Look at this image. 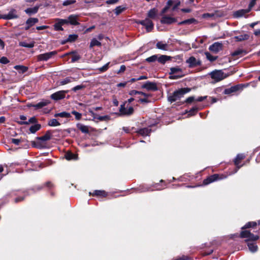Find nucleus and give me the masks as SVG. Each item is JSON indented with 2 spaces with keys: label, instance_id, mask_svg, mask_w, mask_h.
Listing matches in <instances>:
<instances>
[{
  "label": "nucleus",
  "instance_id": "obj_4",
  "mask_svg": "<svg viewBox=\"0 0 260 260\" xmlns=\"http://www.w3.org/2000/svg\"><path fill=\"white\" fill-rule=\"evenodd\" d=\"M56 51H53L41 54L37 56V60L39 61H46L57 54Z\"/></svg>",
  "mask_w": 260,
  "mask_h": 260
},
{
  "label": "nucleus",
  "instance_id": "obj_23",
  "mask_svg": "<svg viewBox=\"0 0 260 260\" xmlns=\"http://www.w3.org/2000/svg\"><path fill=\"white\" fill-rule=\"evenodd\" d=\"M19 44L20 46L31 48H33L35 46V42L31 41V42H30L29 43H28L26 42H19Z\"/></svg>",
  "mask_w": 260,
  "mask_h": 260
},
{
  "label": "nucleus",
  "instance_id": "obj_46",
  "mask_svg": "<svg viewBox=\"0 0 260 260\" xmlns=\"http://www.w3.org/2000/svg\"><path fill=\"white\" fill-rule=\"evenodd\" d=\"M65 157L67 160L76 159V155L71 152H67L65 155Z\"/></svg>",
  "mask_w": 260,
  "mask_h": 260
},
{
  "label": "nucleus",
  "instance_id": "obj_49",
  "mask_svg": "<svg viewBox=\"0 0 260 260\" xmlns=\"http://www.w3.org/2000/svg\"><path fill=\"white\" fill-rule=\"evenodd\" d=\"M256 225V223L255 222H249L247 223L245 226L242 227V229L249 228L250 227L254 226Z\"/></svg>",
  "mask_w": 260,
  "mask_h": 260
},
{
  "label": "nucleus",
  "instance_id": "obj_32",
  "mask_svg": "<svg viewBox=\"0 0 260 260\" xmlns=\"http://www.w3.org/2000/svg\"><path fill=\"white\" fill-rule=\"evenodd\" d=\"M151 130L148 128H143L138 131V133L142 136H147L150 133Z\"/></svg>",
  "mask_w": 260,
  "mask_h": 260
},
{
  "label": "nucleus",
  "instance_id": "obj_39",
  "mask_svg": "<svg viewBox=\"0 0 260 260\" xmlns=\"http://www.w3.org/2000/svg\"><path fill=\"white\" fill-rule=\"evenodd\" d=\"M101 45V43L97 40L95 38L93 39L90 44V47L92 48L94 46H100Z\"/></svg>",
  "mask_w": 260,
  "mask_h": 260
},
{
  "label": "nucleus",
  "instance_id": "obj_15",
  "mask_svg": "<svg viewBox=\"0 0 260 260\" xmlns=\"http://www.w3.org/2000/svg\"><path fill=\"white\" fill-rule=\"evenodd\" d=\"M244 158L245 155L243 154H239L237 155L236 158L235 159L234 163L237 166V169L235 171V173L237 172L238 170L241 167V166H239V164L241 160L243 159Z\"/></svg>",
  "mask_w": 260,
  "mask_h": 260
},
{
  "label": "nucleus",
  "instance_id": "obj_28",
  "mask_svg": "<svg viewBox=\"0 0 260 260\" xmlns=\"http://www.w3.org/2000/svg\"><path fill=\"white\" fill-rule=\"evenodd\" d=\"M198 21L194 18H190L185 20L179 23V25L186 24H191V23H197Z\"/></svg>",
  "mask_w": 260,
  "mask_h": 260
},
{
  "label": "nucleus",
  "instance_id": "obj_22",
  "mask_svg": "<svg viewBox=\"0 0 260 260\" xmlns=\"http://www.w3.org/2000/svg\"><path fill=\"white\" fill-rule=\"evenodd\" d=\"M77 127L83 133L87 134L89 133V128L88 126L79 123L77 124Z\"/></svg>",
  "mask_w": 260,
  "mask_h": 260
},
{
  "label": "nucleus",
  "instance_id": "obj_44",
  "mask_svg": "<svg viewBox=\"0 0 260 260\" xmlns=\"http://www.w3.org/2000/svg\"><path fill=\"white\" fill-rule=\"evenodd\" d=\"M245 52L242 49H238L235 50L232 53V55L233 56H237L239 55H242L243 54L245 53Z\"/></svg>",
  "mask_w": 260,
  "mask_h": 260
},
{
  "label": "nucleus",
  "instance_id": "obj_9",
  "mask_svg": "<svg viewBox=\"0 0 260 260\" xmlns=\"http://www.w3.org/2000/svg\"><path fill=\"white\" fill-rule=\"evenodd\" d=\"M223 45L221 43L215 42L210 46L209 49L211 52L217 53L222 50Z\"/></svg>",
  "mask_w": 260,
  "mask_h": 260
},
{
  "label": "nucleus",
  "instance_id": "obj_61",
  "mask_svg": "<svg viewBox=\"0 0 260 260\" xmlns=\"http://www.w3.org/2000/svg\"><path fill=\"white\" fill-rule=\"evenodd\" d=\"M194 100H195V99L193 96H189L186 99V100H185V102L187 103H191Z\"/></svg>",
  "mask_w": 260,
  "mask_h": 260
},
{
  "label": "nucleus",
  "instance_id": "obj_53",
  "mask_svg": "<svg viewBox=\"0 0 260 260\" xmlns=\"http://www.w3.org/2000/svg\"><path fill=\"white\" fill-rule=\"evenodd\" d=\"M54 27L56 30H63L62 25L57 21L54 24Z\"/></svg>",
  "mask_w": 260,
  "mask_h": 260
},
{
  "label": "nucleus",
  "instance_id": "obj_3",
  "mask_svg": "<svg viewBox=\"0 0 260 260\" xmlns=\"http://www.w3.org/2000/svg\"><path fill=\"white\" fill-rule=\"evenodd\" d=\"M210 76L211 78L214 79L216 82L220 81L228 76L227 74L221 70L213 71L210 74Z\"/></svg>",
  "mask_w": 260,
  "mask_h": 260
},
{
  "label": "nucleus",
  "instance_id": "obj_1",
  "mask_svg": "<svg viewBox=\"0 0 260 260\" xmlns=\"http://www.w3.org/2000/svg\"><path fill=\"white\" fill-rule=\"evenodd\" d=\"M190 90V89L188 88H182L176 90L168 96V101L171 103L175 102L183 97L185 93L188 92Z\"/></svg>",
  "mask_w": 260,
  "mask_h": 260
},
{
  "label": "nucleus",
  "instance_id": "obj_64",
  "mask_svg": "<svg viewBox=\"0 0 260 260\" xmlns=\"http://www.w3.org/2000/svg\"><path fill=\"white\" fill-rule=\"evenodd\" d=\"M254 34L255 36H257V37L260 36V29L254 30Z\"/></svg>",
  "mask_w": 260,
  "mask_h": 260
},
{
  "label": "nucleus",
  "instance_id": "obj_5",
  "mask_svg": "<svg viewBox=\"0 0 260 260\" xmlns=\"http://www.w3.org/2000/svg\"><path fill=\"white\" fill-rule=\"evenodd\" d=\"M240 237L242 238H246L247 241H252L257 240L259 238L258 236L254 235L248 230L242 231L240 233Z\"/></svg>",
  "mask_w": 260,
  "mask_h": 260
},
{
  "label": "nucleus",
  "instance_id": "obj_40",
  "mask_svg": "<svg viewBox=\"0 0 260 260\" xmlns=\"http://www.w3.org/2000/svg\"><path fill=\"white\" fill-rule=\"evenodd\" d=\"M205 55L207 59L211 62L216 60L217 58V56H213L209 52H206Z\"/></svg>",
  "mask_w": 260,
  "mask_h": 260
},
{
  "label": "nucleus",
  "instance_id": "obj_54",
  "mask_svg": "<svg viewBox=\"0 0 260 260\" xmlns=\"http://www.w3.org/2000/svg\"><path fill=\"white\" fill-rule=\"evenodd\" d=\"M56 21L59 23L62 26L69 23L68 19H56Z\"/></svg>",
  "mask_w": 260,
  "mask_h": 260
},
{
  "label": "nucleus",
  "instance_id": "obj_38",
  "mask_svg": "<svg viewBox=\"0 0 260 260\" xmlns=\"http://www.w3.org/2000/svg\"><path fill=\"white\" fill-rule=\"evenodd\" d=\"M40 124H35L30 127L29 131L31 133H35L37 131H39L40 129Z\"/></svg>",
  "mask_w": 260,
  "mask_h": 260
},
{
  "label": "nucleus",
  "instance_id": "obj_29",
  "mask_svg": "<svg viewBox=\"0 0 260 260\" xmlns=\"http://www.w3.org/2000/svg\"><path fill=\"white\" fill-rule=\"evenodd\" d=\"M93 196H100L105 197L107 196V192L104 190H96L92 193Z\"/></svg>",
  "mask_w": 260,
  "mask_h": 260
},
{
  "label": "nucleus",
  "instance_id": "obj_36",
  "mask_svg": "<svg viewBox=\"0 0 260 260\" xmlns=\"http://www.w3.org/2000/svg\"><path fill=\"white\" fill-rule=\"evenodd\" d=\"M157 14V10L153 8L151 9L148 13V17L150 18L153 19L154 18Z\"/></svg>",
  "mask_w": 260,
  "mask_h": 260
},
{
  "label": "nucleus",
  "instance_id": "obj_59",
  "mask_svg": "<svg viewBox=\"0 0 260 260\" xmlns=\"http://www.w3.org/2000/svg\"><path fill=\"white\" fill-rule=\"evenodd\" d=\"M214 16V14L212 13H205L202 15V17L204 18H207Z\"/></svg>",
  "mask_w": 260,
  "mask_h": 260
},
{
  "label": "nucleus",
  "instance_id": "obj_42",
  "mask_svg": "<svg viewBox=\"0 0 260 260\" xmlns=\"http://www.w3.org/2000/svg\"><path fill=\"white\" fill-rule=\"evenodd\" d=\"M60 124V123L55 119H51L49 122H48V125L49 126H58Z\"/></svg>",
  "mask_w": 260,
  "mask_h": 260
},
{
  "label": "nucleus",
  "instance_id": "obj_63",
  "mask_svg": "<svg viewBox=\"0 0 260 260\" xmlns=\"http://www.w3.org/2000/svg\"><path fill=\"white\" fill-rule=\"evenodd\" d=\"M118 0H107L106 3L108 4H114L117 3Z\"/></svg>",
  "mask_w": 260,
  "mask_h": 260
},
{
  "label": "nucleus",
  "instance_id": "obj_34",
  "mask_svg": "<svg viewBox=\"0 0 260 260\" xmlns=\"http://www.w3.org/2000/svg\"><path fill=\"white\" fill-rule=\"evenodd\" d=\"M248 247L249 250L252 252H254L256 251L257 250V245L255 243H248Z\"/></svg>",
  "mask_w": 260,
  "mask_h": 260
},
{
  "label": "nucleus",
  "instance_id": "obj_26",
  "mask_svg": "<svg viewBox=\"0 0 260 260\" xmlns=\"http://www.w3.org/2000/svg\"><path fill=\"white\" fill-rule=\"evenodd\" d=\"M39 20L36 18H30L27 20L26 22V24L28 25L30 27L33 26L35 24L37 23L38 22Z\"/></svg>",
  "mask_w": 260,
  "mask_h": 260
},
{
  "label": "nucleus",
  "instance_id": "obj_16",
  "mask_svg": "<svg viewBox=\"0 0 260 260\" xmlns=\"http://www.w3.org/2000/svg\"><path fill=\"white\" fill-rule=\"evenodd\" d=\"M18 15L16 14V11L14 9L10 11L7 15H5L4 17V19L10 20L18 18Z\"/></svg>",
  "mask_w": 260,
  "mask_h": 260
},
{
  "label": "nucleus",
  "instance_id": "obj_17",
  "mask_svg": "<svg viewBox=\"0 0 260 260\" xmlns=\"http://www.w3.org/2000/svg\"><path fill=\"white\" fill-rule=\"evenodd\" d=\"M69 23L74 25H77L79 24L78 22V17L77 15H71L68 17Z\"/></svg>",
  "mask_w": 260,
  "mask_h": 260
},
{
  "label": "nucleus",
  "instance_id": "obj_37",
  "mask_svg": "<svg viewBox=\"0 0 260 260\" xmlns=\"http://www.w3.org/2000/svg\"><path fill=\"white\" fill-rule=\"evenodd\" d=\"M125 9L126 8L125 7H123L122 6H120L117 7L115 9L114 11L116 15H118L120 13H121L122 12H123L125 10Z\"/></svg>",
  "mask_w": 260,
  "mask_h": 260
},
{
  "label": "nucleus",
  "instance_id": "obj_33",
  "mask_svg": "<svg viewBox=\"0 0 260 260\" xmlns=\"http://www.w3.org/2000/svg\"><path fill=\"white\" fill-rule=\"evenodd\" d=\"M89 112L91 113V114L93 116V118H96L98 119V120H100V121H104V120H107L109 119V116H94V113H93V112H92V111H89Z\"/></svg>",
  "mask_w": 260,
  "mask_h": 260
},
{
  "label": "nucleus",
  "instance_id": "obj_60",
  "mask_svg": "<svg viewBox=\"0 0 260 260\" xmlns=\"http://www.w3.org/2000/svg\"><path fill=\"white\" fill-rule=\"evenodd\" d=\"M12 143L13 144L18 145L19 144L20 142H21V140L18 139H12L11 140Z\"/></svg>",
  "mask_w": 260,
  "mask_h": 260
},
{
  "label": "nucleus",
  "instance_id": "obj_18",
  "mask_svg": "<svg viewBox=\"0 0 260 260\" xmlns=\"http://www.w3.org/2000/svg\"><path fill=\"white\" fill-rule=\"evenodd\" d=\"M249 12L250 11L248 9L239 10L234 12V16L236 18L242 17Z\"/></svg>",
  "mask_w": 260,
  "mask_h": 260
},
{
  "label": "nucleus",
  "instance_id": "obj_27",
  "mask_svg": "<svg viewBox=\"0 0 260 260\" xmlns=\"http://www.w3.org/2000/svg\"><path fill=\"white\" fill-rule=\"evenodd\" d=\"M170 57L167 55H161L159 57H157V60L159 62L164 64L170 59Z\"/></svg>",
  "mask_w": 260,
  "mask_h": 260
},
{
  "label": "nucleus",
  "instance_id": "obj_41",
  "mask_svg": "<svg viewBox=\"0 0 260 260\" xmlns=\"http://www.w3.org/2000/svg\"><path fill=\"white\" fill-rule=\"evenodd\" d=\"M73 54V55L72 56V62H74L75 61H77V60H78L79 59H80L81 57L79 55L76 54V53H75L74 52H70L69 53H68V54Z\"/></svg>",
  "mask_w": 260,
  "mask_h": 260
},
{
  "label": "nucleus",
  "instance_id": "obj_51",
  "mask_svg": "<svg viewBox=\"0 0 260 260\" xmlns=\"http://www.w3.org/2000/svg\"><path fill=\"white\" fill-rule=\"evenodd\" d=\"M174 1V3L172 5H173V8H172V10L175 11L178 8L179 6L180 5V2L178 0L177 1Z\"/></svg>",
  "mask_w": 260,
  "mask_h": 260
},
{
  "label": "nucleus",
  "instance_id": "obj_11",
  "mask_svg": "<svg viewBox=\"0 0 260 260\" xmlns=\"http://www.w3.org/2000/svg\"><path fill=\"white\" fill-rule=\"evenodd\" d=\"M220 179H221V178L219 177V175L215 174L209 176L206 179H205L203 181V184L204 185H208L212 182H213Z\"/></svg>",
  "mask_w": 260,
  "mask_h": 260
},
{
  "label": "nucleus",
  "instance_id": "obj_47",
  "mask_svg": "<svg viewBox=\"0 0 260 260\" xmlns=\"http://www.w3.org/2000/svg\"><path fill=\"white\" fill-rule=\"evenodd\" d=\"M157 60V55H153L150 57H149L146 59V61L149 62H152Z\"/></svg>",
  "mask_w": 260,
  "mask_h": 260
},
{
  "label": "nucleus",
  "instance_id": "obj_31",
  "mask_svg": "<svg viewBox=\"0 0 260 260\" xmlns=\"http://www.w3.org/2000/svg\"><path fill=\"white\" fill-rule=\"evenodd\" d=\"M174 3L173 0H169L167 2V6L163 8V9L161 11V14H164L166 13L168 10L170 8V7L172 6L173 4Z\"/></svg>",
  "mask_w": 260,
  "mask_h": 260
},
{
  "label": "nucleus",
  "instance_id": "obj_24",
  "mask_svg": "<svg viewBox=\"0 0 260 260\" xmlns=\"http://www.w3.org/2000/svg\"><path fill=\"white\" fill-rule=\"evenodd\" d=\"M14 68L15 69L17 70L19 73H24L26 72L28 70L27 67L21 65L15 66Z\"/></svg>",
  "mask_w": 260,
  "mask_h": 260
},
{
  "label": "nucleus",
  "instance_id": "obj_50",
  "mask_svg": "<svg viewBox=\"0 0 260 260\" xmlns=\"http://www.w3.org/2000/svg\"><path fill=\"white\" fill-rule=\"evenodd\" d=\"M72 114L75 115L76 120H80L81 118L82 114L76 111H73Z\"/></svg>",
  "mask_w": 260,
  "mask_h": 260
},
{
  "label": "nucleus",
  "instance_id": "obj_43",
  "mask_svg": "<svg viewBox=\"0 0 260 260\" xmlns=\"http://www.w3.org/2000/svg\"><path fill=\"white\" fill-rule=\"evenodd\" d=\"M36 122V118L35 117L29 118L28 121H20L19 123L20 124H28L29 123H34Z\"/></svg>",
  "mask_w": 260,
  "mask_h": 260
},
{
  "label": "nucleus",
  "instance_id": "obj_45",
  "mask_svg": "<svg viewBox=\"0 0 260 260\" xmlns=\"http://www.w3.org/2000/svg\"><path fill=\"white\" fill-rule=\"evenodd\" d=\"M55 117L59 116V117H60L69 118V117H70L71 115H70V114L69 113H67V112H61V113H59L56 114L55 115Z\"/></svg>",
  "mask_w": 260,
  "mask_h": 260
},
{
  "label": "nucleus",
  "instance_id": "obj_62",
  "mask_svg": "<svg viewBox=\"0 0 260 260\" xmlns=\"http://www.w3.org/2000/svg\"><path fill=\"white\" fill-rule=\"evenodd\" d=\"M140 93V91L135 90H133L129 92V94L132 96H134L137 94H139Z\"/></svg>",
  "mask_w": 260,
  "mask_h": 260
},
{
  "label": "nucleus",
  "instance_id": "obj_12",
  "mask_svg": "<svg viewBox=\"0 0 260 260\" xmlns=\"http://www.w3.org/2000/svg\"><path fill=\"white\" fill-rule=\"evenodd\" d=\"M175 22H176V19L175 18L167 16H163L160 20V22L162 24H171Z\"/></svg>",
  "mask_w": 260,
  "mask_h": 260
},
{
  "label": "nucleus",
  "instance_id": "obj_58",
  "mask_svg": "<svg viewBox=\"0 0 260 260\" xmlns=\"http://www.w3.org/2000/svg\"><path fill=\"white\" fill-rule=\"evenodd\" d=\"M256 0H251L249 4L248 9L250 11L253 7L256 4Z\"/></svg>",
  "mask_w": 260,
  "mask_h": 260
},
{
  "label": "nucleus",
  "instance_id": "obj_6",
  "mask_svg": "<svg viewBox=\"0 0 260 260\" xmlns=\"http://www.w3.org/2000/svg\"><path fill=\"white\" fill-rule=\"evenodd\" d=\"M126 103L120 106L119 112L122 115L129 116L134 113V108L132 107H125Z\"/></svg>",
  "mask_w": 260,
  "mask_h": 260
},
{
  "label": "nucleus",
  "instance_id": "obj_7",
  "mask_svg": "<svg viewBox=\"0 0 260 260\" xmlns=\"http://www.w3.org/2000/svg\"><path fill=\"white\" fill-rule=\"evenodd\" d=\"M140 24L145 26L147 32L151 31L153 28V23L149 18H146L140 21Z\"/></svg>",
  "mask_w": 260,
  "mask_h": 260
},
{
  "label": "nucleus",
  "instance_id": "obj_48",
  "mask_svg": "<svg viewBox=\"0 0 260 260\" xmlns=\"http://www.w3.org/2000/svg\"><path fill=\"white\" fill-rule=\"evenodd\" d=\"M198 111V108L196 107H194L192 108L188 112H187L188 113L189 116H192L195 115Z\"/></svg>",
  "mask_w": 260,
  "mask_h": 260
},
{
  "label": "nucleus",
  "instance_id": "obj_19",
  "mask_svg": "<svg viewBox=\"0 0 260 260\" xmlns=\"http://www.w3.org/2000/svg\"><path fill=\"white\" fill-rule=\"evenodd\" d=\"M49 103L50 102L48 100H43L37 104L33 105L32 106L36 109H39L47 106Z\"/></svg>",
  "mask_w": 260,
  "mask_h": 260
},
{
  "label": "nucleus",
  "instance_id": "obj_56",
  "mask_svg": "<svg viewBox=\"0 0 260 260\" xmlns=\"http://www.w3.org/2000/svg\"><path fill=\"white\" fill-rule=\"evenodd\" d=\"M78 36L76 35H70L68 38V41L72 42L77 39Z\"/></svg>",
  "mask_w": 260,
  "mask_h": 260
},
{
  "label": "nucleus",
  "instance_id": "obj_20",
  "mask_svg": "<svg viewBox=\"0 0 260 260\" xmlns=\"http://www.w3.org/2000/svg\"><path fill=\"white\" fill-rule=\"evenodd\" d=\"M51 135L52 132H51V131H47L44 136L40 137H37V139L42 141H47L51 139Z\"/></svg>",
  "mask_w": 260,
  "mask_h": 260
},
{
  "label": "nucleus",
  "instance_id": "obj_55",
  "mask_svg": "<svg viewBox=\"0 0 260 260\" xmlns=\"http://www.w3.org/2000/svg\"><path fill=\"white\" fill-rule=\"evenodd\" d=\"M9 60L5 56H3L0 58V63L2 64H7L9 62Z\"/></svg>",
  "mask_w": 260,
  "mask_h": 260
},
{
  "label": "nucleus",
  "instance_id": "obj_52",
  "mask_svg": "<svg viewBox=\"0 0 260 260\" xmlns=\"http://www.w3.org/2000/svg\"><path fill=\"white\" fill-rule=\"evenodd\" d=\"M109 64H110V62H108L106 64H105L104 66H103L102 67L99 68V71H100L101 72H104L106 71L109 68Z\"/></svg>",
  "mask_w": 260,
  "mask_h": 260
},
{
  "label": "nucleus",
  "instance_id": "obj_25",
  "mask_svg": "<svg viewBox=\"0 0 260 260\" xmlns=\"http://www.w3.org/2000/svg\"><path fill=\"white\" fill-rule=\"evenodd\" d=\"M39 6H36L34 8H27L25 10V12L28 14H35L39 10Z\"/></svg>",
  "mask_w": 260,
  "mask_h": 260
},
{
  "label": "nucleus",
  "instance_id": "obj_35",
  "mask_svg": "<svg viewBox=\"0 0 260 260\" xmlns=\"http://www.w3.org/2000/svg\"><path fill=\"white\" fill-rule=\"evenodd\" d=\"M73 79L74 78L71 77H67L65 79L60 81L59 84L61 85H63L71 82Z\"/></svg>",
  "mask_w": 260,
  "mask_h": 260
},
{
  "label": "nucleus",
  "instance_id": "obj_30",
  "mask_svg": "<svg viewBox=\"0 0 260 260\" xmlns=\"http://www.w3.org/2000/svg\"><path fill=\"white\" fill-rule=\"evenodd\" d=\"M249 38V36L248 34H243L236 36L235 38L237 41H242L244 40H248Z\"/></svg>",
  "mask_w": 260,
  "mask_h": 260
},
{
  "label": "nucleus",
  "instance_id": "obj_8",
  "mask_svg": "<svg viewBox=\"0 0 260 260\" xmlns=\"http://www.w3.org/2000/svg\"><path fill=\"white\" fill-rule=\"evenodd\" d=\"M68 92V90H60L56 92L51 95V98L55 101L62 99L65 98L66 93Z\"/></svg>",
  "mask_w": 260,
  "mask_h": 260
},
{
  "label": "nucleus",
  "instance_id": "obj_13",
  "mask_svg": "<svg viewBox=\"0 0 260 260\" xmlns=\"http://www.w3.org/2000/svg\"><path fill=\"white\" fill-rule=\"evenodd\" d=\"M143 88H146L147 90H157V86L155 83L151 82L149 81L146 82L142 86Z\"/></svg>",
  "mask_w": 260,
  "mask_h": 260
},
{
  "label": "nucleus",
  "instance_id": "obj_21",
  "mask_svg": "<svg viewBox=\"0 0 260 260\" xmlns=\"http://www.w3.org/2000/svg\"><path fill=\"white\" fill-rule=\"evenodd\" d=\"M156 48L162 50H168L169 49V45L167 43H164L161 41L158 42L156 44Z\"/></svg>",
  "mask_w": 260,
  "mask_h": 260
},
{
  "label": "nucleus",
  "instance_id": "obj_57",
  "mask_svg": "<svg viewBox=\"0 0 260 260\" xmlns=\"http://www.w3.org/2000/svg\"><path fill=\"white\" fill-rule=\"evenodd\" d=\"M76 2L74 0H67L63 2V5L64 6L70 5L74 4Z\"/></svg>",
  "mask_w": 260,
  "mask_h": 260
},
{
  "label": "nucleus",
  "instance_id": "obj_10",
  "mask_svg": "<svg viewBox=\"0 0 260 260\" xmlns=\"http://www.w3.org/2000/svg\"><path fill=\"white\" fill-rule=\"evenodd\" d=\"M186 62L188 64L189 68H194L201 65V62L200 60H197L194 57L191 56L186 60Z\"/></svg>",
  "mask_w": 260,
  "mask_h": 260
},
{
  "label": "nucleus",
  "instance_id": "obj_2",
  "mask_svg": "<svg viewBox=\"0 0 260 260\" xmlns=\"http://www.w3.org/2000/svg\"><path fill=\"white\" fill-rule=\"evenodd\" d=\"M169 74L171 79H178L184 76L182 70L178 67L170 68Z\"/></svg>",
  "mask_w": 260,
  "mask_h": 260
},
{
  "label": "nucleus",
  "instance_id": "obj_14",
  "mask_svg": "<svg viewBox=\"0 0 260 260\" xmlns=\"http://www.w3.org/2000/svg\"><path fill=\"white\" fill-rule=\"evenodd\" d=\"M243 85H237L231 87L229 89H226L225 90V93L229 94L232 92H236L237 91L242 89Z\"/></svg>",
  "mask_w": 260,
  "mask_h": 260
}]
</instances>
